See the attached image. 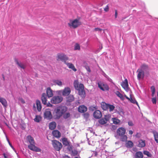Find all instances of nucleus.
<instances>
[{"mask_svg": "<svg viewBox=\"0 0 158 158\" xmlns=\"http://www.w3.org/2000/svg\"><path fill=\"white\" fill-rule=\"evenodd\" d=\"M67 107L65 106L60 105L56 107L54 110L53 114L55 119H59L67 111Z\"/></svg>", "mask_w": 158, "mask_h": 158, "instance_id": "f257e3e1", "label": "nucleus"}, {"mask_svg": "<svg viewBox=\"0 0 158 158\" xmlns=\"http://www.w3.org/2000/svg\"><path fill=\"white\" fill-rule=\"evenodd\" d=\"M58 59L57 60H60L62 62H64L69 69H71L73 71L76 72L77 70L75 68L73 64L71 63L66 62L69 59V57L63 53H58L57 55Z\"/></svg>", "mask_w": 158, "mask_h": 158, "instance_id": "f03ea898", "label": "nucleus"}, {"mask_svg": "<svg viewBox=\"0 0 158 158\" xmlns=\"http://www.w3.org/2000/svg\"><path fill=\"white\" fill-rule=\"evenodd\" d=\"M101 107L104 110L108 111L110 112L113 111L115 109V106L109 103H106L105 102H102L101 104Z\"/></svg>", "mask_w": 158, "mask_h": 158, "instance_id": "7ed1b4c3", "label": "nucleus"}, {"mask_svg": "<svg viewBox=\"0 0 158 158\" xmlns=\"http://www.w3.org/2000/svg\"><path fill=\"white\" fill-rule=\"evenodd\" d=\"M81 24V23L79 20L77 19L74 20H70L69 22L68 23L69 26L72 27L73 28H76Z\"/></svg>", "mask_w": 158, "mask_h": 158, "instance_id": "20e7f679", "label": "nucleus"}, {"mask_svg": "<svg viewBox=\"0 0 158 158\" xmlns=\"http://www.w3.org/2000/svg\"><path fill=\"white\" fill-rule=\"evenodd\" d=\"M52 143L53 147L56 151H59L62 148V144L58 141L56 140H53L52 141Z\"/></svg>", "mask_w": 158, "mask_h": 158, "instance_id": "39448f33", "label": "nucleus"}, {"mask_svg": "<svg viewBox=\"0 0 158 158\" xmlns=\"http://www.w3.org/2000/svg\"><path fill=\"white\" fill-rule=\"evenodd\" d=\"M97 84L98 88L103 91H108L109 89V86L106 83L99 81Z\"/></svg>", "mask_w": 158, "mask_h": 158, "instance_id": "423d86ee", "label": "nucleus"}, {"mask_svg": "<svg viewBox=\"0 0 158 158\" xmlns=\"http://www.w3.org/2000/svg\"><path fill=\"white\" fill-rule=\"evenodd\" d=\"M63 98L61 96H55L52 98L51 102L53 104H58L60 103L63 100Z\"/></svg>", "mask_w": 158, "mask_h": 158, "instance_id": "0eeeda50", "label": "nucleus"}, {"mask_svg": "<svg viewBox=\"0 0 158 158\" xmlns=\"http://www.w3.org/2000/svg\"><path fill=\"white\" fill-rule=\"evenodd\" d=\"M78 91V94L82 98H84L86 96V94L84 89V86L83 84L80 83L79 85V89L77 90Z\"/></svg>", "mask_w": 158, "mask_h": 158, "instance_id": "6e6552de", "label": "nucleus"}, {"mask_svg": "<svg viewBox=\"0 0 158 158\" xmlns=\"http://www.w3.org/2000/svg\"><path fill=\"white\" fill-rule=\"evenodd\" d=\"M125 132L126 130L124 127H119L117 130L116 135H115L114 136L118 139L119 138V136L124 135Z\"/></svg>", "mask_w": 158, "mask_h": 158, "instance_id": "1a4fd4ad", "label": "nucleus"}, {"mask_svg": "<svg viewBox=\"0 0 158 158\" xmlns=\"http://www.w3.org/2000/svg\"><path fill=\"white\" fill-rule=\"evenodd\" d=\"M44 118L50 120L52 118V115L51 110L49 109H46L44 112Z\"/></svg>", "mask_w": 158, "mask_h": 158, "instance_id": "9d476101", "label": "nucleus"}, {"mask_svg": "<svg viewBox=\"0 0 158 158\" xmlns=\"http://www.w3.org/2000/svg\"><path fill=\"white\" fill-rule=\"evenodd\" d=\"M137 72L138 73L137 75V79L139 81L141 79H143L145 76L144 71L141 70H139V69L137 70Z\"/></svg>", "mask_w": 158, "mask_h": 158, "instance_id": "9b49d317", "label": "nucleus"}, {"mask_svg": "<svg viewBox=\"0 0 158 158\" xmlns=\"http://www.w3.org/2000/svg\"><path fill=\"white\" fill-rule=\"evenodd\" d=\"M27 139L30 143V144L28 145V148H30V147H31L34 145H35V142L34 139L31 135H28L27 136Z\"/></svg>", "mask_w": 158, "mask_h": 158, "instance_id": "f8f14e48", "label": "nucleus"}, {"mask_svg": "<svg viewBox=\"0 0 158 158\" xmlns=\"http://www.w3.org/2000/svg\"><path fill=\"white\" fill-rule=\"evenodd\" d=\"M94 117L96 119H99L102 116V113L99 110H95L93 114Z\"/></svg>", "mask_w": 158, "mask_h": 158, "instance_id": "ddd939ff", "label": "nucleus"}, {"mask_svg": "<svg viewBox=\"0 0 158 158\" xmlns=\"http://www.w3.org/2000/svg\"><path fill=\"white\" fill-rule=\"evenodd\" d=\"M71 92V89L69 87H66L63 90L62 94L64 96H68L69 95Z\"/></svg>", "mask_w": 158, "mask_h": 158, "instance_id": "4468645a", "label": "nucleus"}, {"mask_svg": "<svg viewBox=\"0 0 158 158\" xmlns=\"http://www.w3.org/2000/svg\"><path fill=\"white\" fill-rule=\"evenodd\" d=\"M47 96L48 98L52 97L53 95V91L50 87H48L46 90Z\"/></svg>", "mask_w": 158, "mask_h": 158, "instance_id": "2eb2a0df", "label": "nucleus"}, {"mask_svg": "<svg viewBox=\"0 0 158 158\" xmlns=\"http://www.w3.org/2000/svg\"><path fill=\"white\" fill-rule=\"evenodd\" d=\"M48 97L46 93H43L42 94L41 97V100L42 103L44 105H46L47 104V97Z\"/></svg>", "mask_w": 158, "mask_h": 158, "instance_id": "dca6fc26", "label": "nucleus"}, {"mask_svg": "<svg viewBox=\"0 0 158 158\" xmlns=\"http://www.w3.org/2000/svg\"><path fill=\"white\" fill-rule=\"evenodd\" d=\"M87 110V107L84 105L80 106L78 109V111L81 113H83Z\"/></svg>", "mask_w": 158, "mask_h": 158, "instance_id": "f3484780", "label": "nucleus"}, {"mask_svg": "<svg viewBox=\"0 0 158 158\" xmlns=\"http://www.w3.org/2000/svg\"><path fill=\"white\" fill-rule=\"evenodd\" d=\"M29 149L30 150H31V151L36 152H40L41 151V149L38 148V147L36 146L35 145H34L33 146H32L30 147V148H29Z\"/></svg>", "mask_w": 158, "mask_h": 158, "instance_id": "a211bd4d", "label": "nucleus"}, {"mask_svg": "<svg viewBox=\"0 0 158 158\" xmlns=\"http://www.w3.org/2000/svg\"><path fill=\"white\" fill-rule=\"evenodd\" d=\"M52 133L53 136L57 138H59L61 136V133L58 130H56L53 131Z\"/></svg>", "mask_w": 158, "mask_h": 158, "instance_id": "6ab92c4d", "label": "nucleus"}, {"mask_svg": "<svg viewBox=\"0 0 158 158\" xmlns=\"http://www.w3.org/2000/svg\"><path fill=\"white\" fill-rule=\"evenodd\" d=\"M36 102L37 110L38 111L40 112L41 111L42 108L41 102L39 100L37 99L36 100Z\"/></svg>", "mask_w": 158, "mask_h": 158, "instance_id": "aec40b11", "label": "nucleus"}, {"mask_svg": "<svg viewBox=\"0 0 158 158\" xmlns=\"http://www.w3.org/2000/svg\"><path fill=\"white\" fill-rule=\"evenodd\" d=\"M139 143L138 147L139 148H143L145 146V141L144 140L140 139L138 141Z\"/></svg>", "mask_w": 158, "mask_h": 158, "instance_id": "412c9836", "label": "nucleus"}, {"mask_svg": "<svg viewBox=\"0 0 158 158\" xmlns=\"http://www.w3.org/2000/svg\"><path fill=\"white\" fill-rule=\"evenodd\" d=\"M15 61V62L16 64L20 68L23 69H25V67L24 66V65L21 63V62H19L18 61V60L17 59L15 58L14 59Z\"/></svg>", "mask_w": 158, "mask_h": 158, "instance_id": "4be33fe9", "label": "nucleus"}, {"mask_svg": "<svg viewBox=\"0 0 158 158\" xmlns=\"http://www.w3.org/2000/svg\"><path fill=\"white\" fill-rule=\"evenodd\" d=\"M152 133L153 135L155 141L157 143H158V132L156 131H153Z\"/></svg>", "mask_w": 158, "mask_h": 158, "instance_id": "5701e85b", "label": "nucleus"}, {"mask_svg": "<svg viewBox=\"0 0 158 158\" xmlns=\"http://www.w3.org/2000/svg\"><path fill=\"white\" fill-rule=\"evenodd\" d=\"M56 123L55 122H52L49 124V129L51 130H53L56 128Z\"/></svg>", "mask_w": 158, "mask_h": 158, "instance_id": "b1692460", "label": "nucleus"}, {"mask_svg": "<svg viewBox=\"0 0 158 158\" xmlns=\"http://www.w3.org/2000/svg\"><path fill=\"white\" fill-rule=\"evenodd\" d=\"M0 102L2 103L4 108H6L7 106V102L6 100L1 97H0Z\"/></svg>", "mask_w": 158, "mask_h": 158, "instance_id": "393cba45", "label": "nucleus"}, {"mask_svg": "<svg viewBox=\"0 0 158 158\" xmlns=\"http://www.w3.org/2000/svg\"><path fill=\"white\" fill-rule=\"evenodd\" d=\"M122 87L124 89L125 88H128V80L127 79H125L124 81L123 82L122 84Z\"/></svg>", "mask_w": 158, "mask_h": 158, "instance_id": "a878e982", "label": "nucleus"}, {"mask_svg": "<svg viewBox=\"0 0 158 158\" xmlns=\"http://www.w3.org/2000/svg\"><path fill=\"white\" fill-rule=\"evenodd\" d=\"M52 82L55 84L59 86H61L63 84L62 82L58 80H53Z\"/></svg>", "mask_w": 158, "mask_h": 158, "instance_id": "bb28decb", "label": "nucleus"}, {"mask_svg": "<svg viewBox=\"0 0 158 158\" xmlns=\"http://www.w3.org/2000/svg\"><path fill=\"white\" fill-rule=\"evenodd\" d=\"M143 154L141 152H138L135 153V158H143Z\"/></svg>", "mask_w": 158, "mask_h": 158, "instance_id": "cd10ccee", "label": "nucleus"}, {"mask_svg": "<svg viewBox=\"0 0 158 158\" xmlns=\"http://www.w3.org/2000/svg\"><path fill=\"white\" fill-rule=\"evenodd\" d=\"M74 100V97L73 95H70L67 98V102H72Z\"/></svg>", "mask_w": 158, "mask_h": 158, "instance_id": "c85d7f7f", "label": "nucleus"}, {"mask_svg": "<svg viewBox=\"0 0 158 158\" xmlns=\"http://www.w3.org/2000/svg\"><path fill=\"white\" fill-rule=\"evenodd\" d=\"M148 65L145 64H143L141 66L140 69H139V70H141L144 71L148 69Z\"/></svg>", "mask_w": 158, "mask_h": 158, "instance_id": "c756f323", "label": "nucleus"}, {"mask_svg": "<svg viewBox=\"0 0 158 158\" xmlns=\"http://www.w3.org/2000/svg\"><path fill=\"white\" fill-rule=\"evenodd\" d=\"M120 136V140L123 142H125L127 141V136L126 135H119Z\"/></svg>", "mask_w": 158, "mask_h": 158, "instance_id": "7c9ffc66", "label": "nucleus"}, {"mask_svg": "<svg viewBox=\"0 0 158 158\" xmlns=\"http://www.w3.org/2000/svg\"><path fill=\"white\" fill-rule=\"evenodd\" d=\"M62 143L63 144L66 146L69 145V143L67 139L66 138H64L62 139Z\"/></svg>", "mask_w": 158, "mask_h": 158, "instance_id": "2f4dec72", "label": "nucleus"}, {"mask_svg": "<svg viewBox=\"0 0 158 158\" xmlns=\"http://www.w3.org/2000/svg\"><path fill=\"white\" fill-rule=\"evenodd\" d=\"M115 93L117 95V96L119 97L121 100H123L124 99L123 95L121 93H120L119 91H116L115 92Z\"/></svg>", "mask_w": 158, "mask_h": 158, "instance_id": "473e14b6", "label": "nucleus"}, {"mask_svg": "<svg viewBox=\"0 0 158 158\" xmlns=\"http://www.w3.org/2000/svg\"><path fill=\"white\" fill-rule=\"evenodd\" d=\"M126 145L127 147L132 148L133 146V143L131 141H128L126 143Z\"/></svg>", "mask_w": 158, "mask_h": 158, "instance_id": "72a5a7b5", "label": "nucleus"}, {"mask_svg": "<svg viewBox=\"0 0 158 158\" xmlns=\"http://www.w3.org/2000/svg\"><path fill=\"white\" fill-rule=\"evenodd\" d=\"M79 83L77 81H74L73 83L74 87L76 90H77L79 89Z\"/></svg>", "mask_w": 158, "mask_h": 158, "instance_id": "f704fd0d", "label": "nucleus"}, {"mask_svg": "<svg viewBox=\"0 0 158 158\" xmlns=\"http://www.w3.org/2000/svg\"><path fill=\"white\" fill-rule=\"evenodd\" d=\"M41 117L40 115H36L34 119V120L35 122L39 123L41 120Z\"/></svg>", "mask_w": 158, "mask_h": 158, "instance_id": "c9c22d12", "label": "nucleus"}, {"mask_svg": "<svg viewBox=\"0 0 158 158\" xmlns=\"http://www.w3.org/2000/svg\"><path fill=\"white\" fill-rule=\"evenodd\" d=\"M74 50H80V46L78 43H76L74 46Z\"/></svg>", "mask_w": 158, "mask_h": 158, "instance_id": "e433bc0d", "label": "nucleus"}, {"mask_svg": "<svg viewBox=\"0 0 158 158\" xmlns=\"http://www.w3.org/2000/svg\"><path fill=\"white\" fill-rule=\"evenodd\" d=\"M130 101L132 103H133L134 104H136L138 106H139V104L136 100L135 99V98H133L131 96V95H130Z\"/></svg>", "mask_w": 158, "mask_h": 158, "instance_id": "4c0bfd02", "label": "nucleus"}, {"mask_svg": "<svg viewBox=\"0 0 158 158\" xmlns=\"http://www.w3.org/2000/svg\"><path fill=\"white\" fill-rule=\"evenodd\" d=\"M150 89L152 92V96L153 97L155 92V88L154 86H152L150 87Z\"/></svg>", "mask_w": 158, "mask_h": 158, "instance_id": "58836bf2", "label": "nucleus"}, {"mask_svg": "<svg viewBox=\"0 0 158 158\" xmlns=\"http://www.w3.org/2000/svg\"><path fill=\"white\" fill-rule=\"evenodd\" d=\"M103 118L100 119L98 120V122L100 124L102 125H104L106 123V120H105Z\"/></svg>", "mask_w": 158, "mask_h": 158, "instance_id": "ea45409f", "label": "nucleus"}, {"mask_svg": "<svg viewBox=\"0 0 158 158\" xmlns=\"http://www.w3.org/2000/svg\"><path fill=\"white\" fill-rule=\"evenodd\" d=\"M63 115V118L65 119H66L70 117V114L69 112H67L66 113H65Z\"/></svg>", "mask_w": 158, "mask_h": 158, "instance_id": "a19ab883", "label": "nucleus"}, {"mask_svg": "<svg viewBox=\"0 0 158 158\" xmlns=\"http://www.w3.org/2000/svg\"><path fill=\"white\" fill-rule=\"evenodd\" d=\"M143 153L144 155H147L148 157H152V155L148 151H144L143 152Z\"/></svg>", "mask_w": 158, "mask_h": 158, "instance_id": "79ce46f5", "label": "nucleus"}, {"mask_svg": "<svg viewBox=\"0 0 158 158\" xmlns=\"http://www.w3.org/2000/svg\"><path fill=\"white\" fill-rule=\"evenodd\" d=\"M120 121L118 119L116 118H114L113 119V123L115 124L118 125L119 124Z\"/></svg>", "mask_w": 158, "mask_h": 158, "instance_id": "37998d69", "label": "nucleus"}, {"mask_svg": "<svg viewBox=\"0 0 158 158\" xmlns=\"http://www.w3.org/2000/svg\"><path fill=\"white\" fill-rule=\"evenodd\" d=\"M6 140H7V141L8 142L9 145L13 149V150H15V149L14 148V147L10 143L9 139L8 138V137L6 135Z\"/></svg>", "mask_w": 158, "mask_h": 158, "instance_id": "c03bdc74", "label": "nucleus"}, {"mask_svg": "<svg viewBox=\"0 0 158 158\" xmlns=\"http://www.w3.org/2000/svg\"><path fill=\"white\" fill-rule=\"evenodd\" d=\"M72 153L74 156H76L78 153V152L76 149H74L72 150Z\"/></svg>", "mask_w": 158, "mask_h": 158, "instance_id": "a18cd8bd", "label": "nucleus"}, {"mask_svg": "<svg viewBox=\"0 0 158 158\" xmlns=\"http://www.w3.org/2000/svg\"><path fill=\"white\" fill-rule=\"evenodd\" d=\"M110 116L109 115H105V117L103 118L105 120H106V121L107 122L109 120Z\"/></svg>", "mask_w": 158, "mask_h": 158, "instance_id": "49530a36", "label": "nucleus"}, {"mask_svg": "<svg viewBox=\"0 0 158 158\" xmlns=\"http://www.w3.org/2000/svg\"><path fill=\"white\" fill-rule=\"evenodd\" d=\"M83 116L84 118H87L89 117V114L88 113H86L84 114Z\"/></svg>", "mask_w": 158, "mask_h": 158, "instance_id": "de8ad7c7", "label": "nucleus"}, {"mask_svg": "<svg viewBox=\"0 0 158 158\" xmlns=\"http://www.w3.org/2000/svg\"><path fill=\"white\" fill-rule=\"evenodd\" d=\"M156 98H152V102L153 104H156Z\"/></svg>", "mask_w": 158, "mask_h": 158, "instance_id": "09e8293b", "label": "nucleus"}, {"mask_svg": "<svg viewBox=\"0 0 158 158\" xmlns=\"http://www.w3.org/2000/svg\"><path fill=\"white\" fill-rule=\"evenodd\" d=\"M85 68L87 71L89 73H90L91 72V70L90 69V67L89 66H85Z\"/></svg>", "mask_w": 158, "mask_h": 158, "instance_id": "8fccbe9b", "label": "nucleus"}, {"mask_svg": "<svg viewBox=\"0 0 158 158\" xmlns=\"http://www.w3.org/2000/svg\"><path fill=\"white\" fill-rule=\"evenodd\" d=\"M128 123L129 126H132L134 125V124L132 121H128Z\"/></svg>", "mask_w": 158, "mask_h": 158, "instance_id": "3c124183", "label": "nucleus"}, {"mask_svg": "<svg viewBox=\"0 0 158 158\" xmlns=\"http://www.w3.org/2000/svg\"><path fill=\"white\" fill-rule=\"evenodd\" d=\"M89 109L90 110L93 111L94 110H95L96 109V108L95 106H91L90 107Z\"/></svg>", "mask_w": 158, "mask_h": 158, "instance_id": "603ef678", "label": "nucleus"}, {"mask_svg": "<svg viewBox=\"0 0 158 158\" xmlns=\"http://www.w3.org/2000/svg\"><path fill=\"white\" fill-rule=\"evenodd\" d=\"M109 10V6L108 5H106L105 7L104 8V10L106 12L108 11Z\"/></svg>", "mask_w": 158, "mask_h": 158, "instance_id": "864d4df0", "label": "nucleus"}, {"mask_svg": "<svg viewBox=\"0 0 158 158\" xmlns=\"http://www.w3.org/2000/svg\"><path fill=\"white\" fill-rule=\"evenodd\" d=\"M107 80L109 81L110 83H112L113 84H114V83L113 82V80L112 79H111L110 77H109L107 79Z\"/></svg>", "mask_w": 158, "mask_h": 158, "instance_id": "5fc2aeb1", "label": "nucleus"}, {"mask_svg": "<svg viewBox=\"0 0 158 158\" xmlns=\"http://www.w3.org/2000/svg\"><path fill=\"white\" fill-rule=\"evenodd\" d=\"M136 2L138 3V4L139 5H140L141 3L142 5H143L144 3L143 2H142L140 0H138V1H136Z\"/></svg>", "mask_w": 158, "mask_h": 158, "instance_id": "6e6d98bb", "label": "nucleus"}, {"mask_svg": "<svg viewBox=\"0 0 158 158\" xmlns=\"http://www.w3.org/2000/svg\"><path fill=\"white\" fill-rule=\"evenodd\" d=\"M117 15H118L117 10H115V15H114V16H115V19L117 18Z\"/></svg>", "mask_w": 158, "mask_h": 158, "instance_id": "4d7b16f0", "label": "nucleus"}, {"mask_svg": "<svg viewBox=\"0 0 158 158\" xmlns=\"http://www.w3.org/2000/svg\"><path fill=\"white\" fill-rule=\"evenodd\" d=\"M48 107H52V105L49 102H48V103H47V104L46 105Z\"/></svg>", "mask_w": 158, "mask_h": 158, "instance_id": "13d9d810", "label": "nucleus"}, {"mask_svg": "<svg viewBox=\"0 0 158 158\" xmlns=\"http://www.w3.org/2000/svg\"><path fill=\"white\" fill-rule=\"evenodd\" d=\"M94 30L96 31H101L102 30V29H101L98 28V27L95 28L94 29Z\"/></svg>", "mask_w": 158, "mask_h": 158, "instance_id": "bf43d9fd", "label": "nucleus"}, {"mask_svg": "<svg viewBox=\"0 0 158 158\" xmlns=\"http://www.w3.org/2000/svg\"><path fill=\"white\" fill-rule=\"evenodd\" d=\"M98 155L97 152H94L93 154L92 155V156H96Z\"/></svg>", "mask_w": 158, "mask_h": 158, "instance_id": "052dcab7", "label": "nucleus"}, {"mask_svg": "<svg viewBox=\"0 0 158 158\" xmlns=\"http://www.w3.org/2000/svg\"><path fill=\"white\" fill-rule=\"evenodd\" d=\"M33 110H36V107L35 106V103H34L33 105Z\"/></svg>", "mask_w": 158, "mask_h": 158, "instance_id": "680f3d73", "label": "nucleus"}, {"mask_svg": "<svg viewBox=\"0 0 158 158\" xmlns=\"http://www.w3.org/2000/svg\"><path fill=\"white\" fill-rule=\"evenodd\" d=\"M68 149L69 151H70L72 149V147L70 146H69L68 147Z\"/></svg>", "mask_w": 158, "mask_h": 158, "instance_id": "e2e57ef3", "label": "nucleus"}, {"mask_svg": "<svg viewBox=\"0 0 158 158\" xmlns=\"http://www.w3.org/2000/svg\"><path fill=\"white\" fill-rule=\"evenodd\" d=\"M133 133L132 131L130 130L129 131V134L130 135H132Z\"/></svg>", "mask_w": 158, "mask_h": 158, "instance_id": "0e129e2a", "label": "nucleus"}, {"mask_svg": "<svg viewBox=\"0 0 158 158\" xmlns=\"http://www.w3.org/2000/svg\"><path fill=\"white\" fill-rule=\"evenodd\" d=\"M3 155L4 158H8L7 156H6V154L5 153H3Z\"/></svg>", "mask_w": 158, "mask_h": 158, "instance_id": "69168bd1", "label": "nucleus"}, {"mask_svg": "<svg viewBox=\"0 0 158 158\" xmlns=\"http://www.w3.org/2000/svg\"><path fill=\"white\" fill-rule=\"evenodd\" d=\"M139 134L138 133H137L136 135H135V136L137 137V138H139L140 137V136H139L138 135Z\"/></svg>", "mask_w": 158, "mask_h": 158, "instance_id": "338daca9", "label": "nucleus"}, {"mask_svg": "<svg viewBox=\"0 0 158 158\" xmlns=\"http://www.w3.org/2000/svg\"><path fill=\"white\" fill-rule=\"evenodd\" d=\"M106 74L103 71H102V74L103 76H104L105 75H106Z\"/></svg>", "mask_w": 158, "mask_h": 158, "instance_id": "774afa93", "label": "nucleus"}]
</instances>
